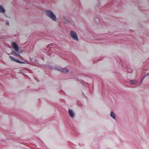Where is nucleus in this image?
I'll list each match as a JSON object with an SVG mask.
<instances>
[{
  "label": "nucleus",
  "mask_w": 149,
  "mask_h": 149,
  "mask_svg": "<svg viewBox=\"0 0 149 149\" xmlns=\"http://www.w3.org/2000/svg\"><path fill=\"white\" fill-rule=\"evenodd\" d=\"M45 12L47 15L52 19L54 21L56 20V18L52 12L50 10H47Z\"/></svg>",
  "instance_id": "obj_1"
},
{
  "label": "nucleus",
  "mask_w": 149,
  "mask_h": 149,
  "mask_svg": "<svg viewBox=\"0 0 149 149\" xmlns=\"http://www.w3.org/2000/svg\"><path fill=\"white\" fill-rule=\"evenodd\" d=\"M70 35L73 38L77 41L78 40V38L76 33L74 31H70Z\"/></svg>",
  "instance_id": "obj_2"
},
{
  "label": "nucleus",
  "mask_w": 149,
  "mask_h": 149,
  "mask_svg": "<svg viewBox=\"0 0 149 149\" xmlns=\"http://www.w3.org/2000/svg\"><path fill=\"white\" fill-rule=\"evenodd\" d=\"M13 46L14 48V50L16 52H18L19 51L18 47L15 42H14L13 43Z\"/></svg>",
  "instance_id": "obj_3"
},
{
  "label": "nucleus",
  "mask_w": 149,
  "mask_h": 149,
  "mask_svg": "<svg viewBox=\"0 0 149 149\" xmlns=\"http://www.w3.org/2000/svg\"><path fill=\"white\" fill-rule=\"evenodd\" d=\"M56 69L60 72L63 73H67L69 71L66 68H58Z\"/></svg>",
  "instance_id": "obj_4"
},
{
  "label": "nucleus",
  "mask_w": 149,
  "mask_h": 149,
  "mask_svg": "<svg viewBox=\"0 0 149 149\" xmlns=\"http://www.w3.org/2000/svg\"><path fill=\"white\" fill-rule=\"evenodd\" d=\"M69 115L72 118H73L74 116V113L72 110L69 109L68 111Z\"/></svg>",
  "instance_id": "obj_5"
},
{
  "label": "nucleus",
  "mask_w": 149,
  "mask_h": 149,
  "mask_svg": "<svg viewBox=\"0 0 149 149\" xmlns=\"http://www.w3.org/2000/svg\"><path fill=\"white\" fill-rule=\"evenodd\" d=\"M110 116L113 119L116 120V116L113 111H111L110 113Z\"/></svg>",
  "instance_id": "obj_6"
},
{
  "label": "nucleus",
  "mask_w": 149,
  "mask_h": 149,
  "mask_svg": "<svg viewBox=\"0 0 149 149\" xmlns=\"http://www.w3.org/2000/svg\"><path fill=\"white\" fill-rule=\"evenodd\" d=\"M12 54L13 55L15 56H18L19 57L21 56L19 54L16 53L15 52L13 51H12Z\"/></svg>",
  "instance_id": "obj_7"
},
{
  "label": "nucleus",
  "mask_w": 149,
  "mask_h": 149,
  "mask_svg": "<svg viewBox=\"0 0 149 149\" xmlns=\"http://www.w3.org/2000/svg\"><path fill=\"white\" fill-rule=\"evenodd\" d=\"M5 12V10L1 6H0V12L4 13Z\"/></svg>",
  "instance_id": "obj_8"
},
{
  "label": "nucleus",
  "mask_w": 149,
  "mask_h": 149,
  "mask_svg": "<svg viewBox=\"0 0 149 149\" xmlns=\"http://www.w3.org/2000/svg\"><path fill=\"white\" fill-rule=\"evenodd\" d=\"M137 83V81L136 80H133L132 81L131 80V84H132L133 85H135Z\"/></svg>",
  "instance_id": "obj_9"
},
{
  "label": "nucleus",
  "mask_w": 149,
  "mask_h": 149,
  "mask_svg": "<svg viewBox=\"0 0 149 149\" xmlns=\"http://www.w3.org/2000/svg\"><path fill=\"white\" fill-rule=\"evenodd\" d=\"M10 59L12 60H13V61H16V59H15V58L13 57L12 56H10Z\"/></svg>",
  "instance_id": "obj_10"
},
{
  "label": "nucleus",
  "mask_w": 149,
  "mask_h": 149,
  "mask_svg": "<svg viewBox=\"0 0 149 149\" xmlns=\"http://www.w3.org/2000/svg\"><path fill=\"white\" fill-rule=\"evenodd\" d=\"M15 61H16L17 63H19L20 62V61L19 60H16Z\"/></svg>",
  "instance_id": "obj_11"
},
{
  "label": "nucleus",
  "mask_w": 149,
  "mask_h": 149,
  "mask_svg": "<svg viewBox=\"0 0 149 149\" xmlns=\"http://www.w3.org/2000/svg\"><path fill=\"white\" fill-rule=\"evenodd\" d=\"M148 76H149V73H147L146 74L145 76L144 77H146Z\"/></svg>",
  "instance_id": "obj_12"
},
{
  "label": "nucleus",
  "mask_w": 149,
  "mask_h": 149,
  "mask_svg": "<svg viewBox=\"0 0 149 149\" xmlns=\"http://www.w3.org/2000/svg\"><path fill=\"white\" fill-rule=\"evenodd\" d=\"M19 63L22 64V63H25V62H22V61H20V62Z\"/></svg>",
  "instance_id": "obj_13"
},
{
  "label": "nucleus",
  "mask_w": 149,
  "mask_h": 149,
  "mask_svg": "<svg viewBox=\"0 0 149 149\" xmlns=\"http://www.w3.org/2000/svg\"><path fill=\"white\" fill-rule=\"evenodd\" d=\"M6 25H8V24H9V22H7V23H6Z\"/></svg>",
  "instance_id": "obj_14"
},
{
  "label": "nucleus",
  "mask_w": 149,
  "mask_h": 149,
  "mask_svg": "<svg viewBox=\"0 0 149 149\" xmlns=\"http://www.w3.org/2000/svg\"><path fill=\"white\" fill-rule=\"evenodd\" d=\"M65 22V23H67V22Z\"/></svg>",
  "instance_id": "obj_15"
}]
</instances>
